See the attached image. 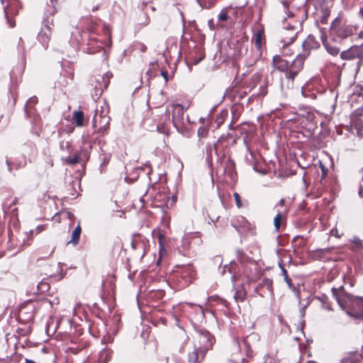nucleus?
Returning a JSON list of instances; mask_svg holds the SVG:
<instances>
[{"label": "nucleus", "instance_id": "nucleus-11", "mask_svg": "<svg viewBox=\"0 0 363 363\" xmlns=\"http://www.w3.org/2000/svg\"><path fill=\"white\" fill-rule=\"evenodd\" d=\"M177 274L181 279L179 281L181 283L182 287L189 286L196 277L195 270L191 264L181 267L177 272Z\"/></svg>", "mask_w": 363, "mask_h": 363}, {"label": "nucleus", "instance_id": "nucleus-47", "mask_svg": "<svg viewBox=\"0 0 363 363\" xmlns=\"http://www.w3.org/2000/svg\"><path fill=\"white\" fill-rule=\"evenodd\" d=\"M322 170H323V177H325L326 175V169H325V168L323 167Z\"/></svg>", "mask_w": 363, "mask_h": 363}, {"label": "nucleus", "instance_id": "nucleus-18", "mask_svg": "<svg viewBox=\"0 0 363 363\" xmlns=\"http://www.w3.org/2000/svg\"><path fill=\"white\" fill-rule=\"evenodd\" d=\"M73 121L78 127L84 125V115L82 111H75L73 114Z\"/></svg>", "mask_w": 363, "mask_h": 363}, {"label": "nucleus", "instance_id": "nucleus-31", "mask_svg": "<svg viewBox=\"0 0 363 363\" xmlns=\"http://www.w3.org/2000/svg\"><path fill=\"white\" fill-rule=\"evenodd\" d=\"M207 133H208V130L206 127H200L199 129H198V135L199 137H205L206 135H207Z\"/></svg>", "mask_w": 363, "mask_h": 363}, {"label": "nucleus", "instance_id": "nucleus-28", "mask_svg": "<svg viewBox=\"0 0 363 363\" xmlns=\"http://www.w3.org/2000/svg\"><path fill=\"white\" fill-rule=\"evenodd\" d=\"M233 197H234L235 201L236 206L238 208H240L242 206V201H241V199H240V194L238 193H237V192H235L233 194Z\"/></svg>", "mask_w": 363, "mask_h": 363}, {"label": "nucleus", "instance_id": "nucleus-56", "mask_svg": "<svg viewBox=\"0 0 363 363\" xmlns=\"http://www.w3.org/2000/svg\"><path fill=\"white\" fill-rule=\"evenodd\" d=\"M61 148L62 149L64 148V143H62V144H61Z\"/></svg>", "mask_w": 363, "mask_h": 363}, {"label": "nucleus", "instance_id": "nucleus-48", "mask_svg": "<svg viewBox=\"0 0 363 363\" xmlns=\"http://www.w3.org/2000/svg\"><path fill=\"white\" fill-rule=\"evenodd\" d=\"M201 60H202V58H199V59H198V60H195V61L194 62V65H197V64H198V63H199Z\"/></svg>", "mask_w": 363, "mask_h": 363}, {"label": "nucleus", "instance_id": "nucleus-39", "mask_svg": "<svg viewBox=\"0 0 363 363\" xmlns=\"http://www.w3.org/2000/svg\"><path fill=\"white\" fill-rule=\"evenodd\" d=\"M208 23L209 27H210L212 30H213V29H214V28H213V19H210V20L208 21Z\"/></svg>", "mask_w": 363, "mask_h": 363}, {"label": "nucleus", "instance_id": "nucleus-20", "mask_svg": "<svg viewBox=\"0 0 363 363\" xmlns=\"http://www.w3.org/2000/svg\"><path fill=\"white\" fill-rule=\"evenodd\" d=\"M324 45L327 52L331 55L335 56L340 52V49L335 45L330 44H324Z\"/></svg>", "mask_w": 363, "mask_h": 363}, {"label": "nucleus", "instance_id": "nucleus-1", "mask_svg": "<svg viewBox=\"0 0 363 363\" xmlns=\"http://www.w3.org/2000/svg\"><path fill=\"white\" fill-rule=\"evenodd\" d=\"M286 16L283 18V28L280 33L281 43L283 46L291 44L296 38L301 29L303 13L300 10L294 11L286 8Z\"/></svg>", "mask_w": 363, "mask_h": 363}, {"label": "nucleus", "instance_id": "nucleus-42", "mask_svg": "<svg viewBox=\"0 0 363 363\" xmlns=\"http://www.w3.org/2000/svg\"><path fill=\"white\" fill-rule=\"evenodd\" d=\"M182 242H183L184 245H188V240H187L186 237L183 238Z\"/></svg>", "mask_w": 363, "mask_h": 363}, {"label": "nucleus", "instance_id": "nucleus-6", "mask_svg": "<svg viewBox=\"0 0 363 363\" xmlns=\"http://www.w3.org/2000/svg\"><path fill=\"white\" fill-rule=\"evenodd\" d=\"M108 108L101 107V110L96 109L93 118V125L99 128V133L104 134L109 128L111 118L108 116Z\"/></svg>", "mask_w": 363, "mask_h": 363}, {"label": "nucleus", "instance_id": "nucleus-16", "mask_svg": "<svg viewBox=\"0 0 363 363\" xmlns=\"http://www.w3.org/2000/svg\"><path fill=\"white\" fill-rule=\"evenodd\" d=\"M360 356L356 352H350L340 360V363H359Z\"/></svg>", "mask_w": 363, "mask_h": 363}, {"label": "nucleus", "instance_id": "nucleus-32", "mask_svg": "<svg viewBox=\"0 0 363 363\" xmlns=\"http://www.w3.org/2000/svg\"><path fill=\"white\" fill-rule=\"evenodd\" d=\"M33 233H34V230H30L28 232V235H27V236H28V240H30V239H31V238H32V236H33ZM23 245H27V246H28V245H30V242H29V240H26H26H24V241H23Z\"/></svg>", "mask_w": 363, "mask_h": 363}, {"label": "nucleus", "instance_id": "nucleus-24", "mask_svg": "<svg viewBox=\"0 0 363 363\" xmlns=\"http://www.w3.org/2000/svg\"><path fill=\"white\" fill-rule=\"evenodd\" d=\"M306 306H307L306 305V306H303L300 309V315H301V320L299 323V326L298 327H300L301 333H303V325L305 324V320H303V318H304L305 314H306Z\"/></svg>", "mask_w": 363, "mask_h": 363}, {"label": "nucleus", "instance_id": "nucleus-57", "mask_svg": "<svg viewBox=\"0 0 363 363\" xmlns=\"http://www.w3.org/2000/svg\"><path fill=\"white\" fill-rule=\"evenodd\" d=\"M23 166H24V164H23V165H19V166H18V167H17V169H19L20 167H23Z\"/></svg>", "mask_w": 363, "mask_h": 363}, {"label": "nucleus", "instance_id": "nucleus-63", "mask_svg": "<svg viewBox=\"0 0 363 363\" xmlns=\"http://www.w3.org/2000/svg\"><path fill=\"white\" fill-rule=\"evenodd\" d=\"M197 1H198V2H199L201 5L202 4V3L200 1V0H197Z\"/></svg>", "mask_w": 363, "mask_h": 363}, {"label": "nucleus", "instance_id": "nucleus-3", "mask_svg": "<svg viewBox=\"0 0 363 363\" xmlns=\"http://www.w3.org/2000/svg\"><path fill=\"white\" fill-rule=\"evenodd\" d=\"M319 46V42L316 40L315 37L309 35L302 43V52L297 55L295 58V65L296 68L303 69L304 61L306 58L309 56L311 51L317 49Z\"/></svg>", "mask_w": 363, "mask_h": 363}, {"label": "nucleus", "instance_id": "nucleus-25", "mask_svg": "<svg viewBox=\"0 0 363 363\" xmlns=\"http://www.w3.org/2000/svg\"><path fill=\"white\" fill-rule=\"evenodd\" d=\"M281 217V213L280 211H279L274 218V225L277 230H278L280 228Z\"/></svg>", "mask_w": 363, "mask_h": 363}, {"label": "nucleus", "instance_id": "nucleus-61", "mask_svg": "<svg viewBox=\"0 0 363 363\" xmlns=\"http://www.w3.org/2000/svg\"><path fill=\"white\" fill-rule=\"evenodd\" d=\"M340 307H341L342 309H345V308H344V306H343L342 305H341L340 303Z\"/></svg>", "mask_w": 363, "mask_h": 363}, {"label": "nucleus", "instance_id": "nucleus-38", "mask_svg": "<svg viewBox=\"0 0 363 363\" xmlns=\"http://www.w3.org/2000/svg\"><path fill=\"white\" fill-rule=\"evenodd\" d=\"M330 318L334 322H337L340 320V315L338 314H334L331 315Z\"/></svg>", "mask_w": 363, "mask_h": 363}, {"label": "nucleus", "instance_id": "nucleus-51", "mask_svg": "<svg viewBox=\"0 0 363 363\" xmlns=\"http://www.w3.org/2000/svg\"><path fill=\"white\" fill-rule=\"evenodd\" d=\"M65 145H66V147H69V142H66Z\"/></svg>", "mask_w": 363, "mask_h": 363}, {"label": "nucleus", "instance_id": "nucleus-62", "mask_svg": "<svg viewBox=\"0 0 363 363\" xmlns=\"http://www.w3.org/2000/svg\"><path fill=\"white\" fill-rule=\"evenodd\" d=\"M96 52V50L90 51L91 53H94V52Z\"/></svg>", "mask_w": 363, "mask_h": 363}, {"label": "nucleus", "instance_id": "nucleus-50", "mask_svg": "<svg viewBox=\"0 0 363 363\" xmlns=\"http://www.w3.org/2000/svg\"><path fill=\"white\" fill-rule=\"evenodd\" d=\"M359 12H360L362 16L363 17V7L360 9Z\"/></svg>", "mask_w": 363, "mask_h": 363}, {"label": "nucleus", "instance_id": "nucleus-41", "mask_svg": "<svg viewBox=\"0 0 363 363\" xmlns=\"http://www.w3.org/2000/svg\"><path fill=\"white\" fill-rule=\"evenodd\" d=\"M94 43H95V40H94V39H93V38H91V39L89 40V43H88V45H89V47H91V46H92V45H94Z\"/></svg>", "mask_w": 363, "mask_h": 363}, {"label": "nucleus", "instance_id": "nucleus-19", "mask_svg": "<svg viewBox=\"0 0 363 363\" xmlns=\"http://www.w3.org/2000/svg\"><path fill=\"white\" fill-rule=\"evenodd\" d=\"M284 280H285V281L286 282V284H287V285H288L289 288L290 289H291V290L294 292V294H295L296 296L297 297V298L299 300V302H300V301H301V295H300V292H299V291L296 289V287L295 286H294V284H292V280H291L289 277H286V278H285V279H284Z\"/></svg>", "mask_w": 363, "mask_h": 363}, {"label": "nucleus", "instance_id": "nucleus-64", "mask_svg": "<svg viewBox=\"0 0 363 363\" xmlns=\"http://www.w3.org/2000/svg\"><path fill=\"white\" fill-rule=\"evenodd\" d=\"M152 10L154 11L155 8L153 6L151 7Z\"/></svg>", "mask_w": 363, "mask_h": 363}, {"label": "nucleus", "instance_id": "nucleus-15", "mask_svg": "<svg viewBox=\"0 0 363 363\" xmlns=\"http://www.w3.org/2000/svg\"><path fill=\"white\" fill-rule=\"evenodd\" d=\"M264 36V31L263 30H257L253 38H252V42L255 44V49H258L259 50H262V40Z\"/></svg>", "mask_w": 363, "mask_h": 363}, {"label": "nucleus", "instance_id": "nucleus-4", "mask_svg": "<svg viewBox=\"0 0 363 363\" xmlns=\"http://www.w3.org/2000/svg\"><path fill=\"white\" fill-rule=\"evenodd\" d=\"M184 108L179 104H169L166 107V118L169 123L172 122L174 126L179 129L182 127L184 118Z\"/></svg>", "mask_w": 363, "mask_h": 363}, {"label": "nucleus", "instance_id": "nucleus-9", "mask_svg": "<svg viewBox=\"0 0 363 363\" xmlns=\"http://www.w3.org/2000/svg\"><path fill=\"white\" fill-rule=\"evenodd\" d=\"M214 337L206 330H201L197 334L196 342L194 344L196 347L201 350V358L205 357L206 353L209 350L213 343Z\"/></svg>", "mask_w": 363, "mask_h": 363}, {"label": "nucleus", "instance_id": "nucleus-22", "mask_svg": "<svg viewBox=\"0 0 363 363\" xmlns=\"http://www.w3.org/2000/svg\"><path fill=\"white\" fill-rule=\"evenodd\" d=\"M111 357V352L109 350H102L100 353V359L105 363H107Z\"/></svg>", "mask_w": 363, "mask_h": 363}, {"label": "nucleus", "instance_id": "nucleus-40", "mask_svg": "<svg viewBox=\"0 0 363 363\" xmlns=\"http://www.w3.org/2000/svg\"><path fill=\"white\" fill-rule=\"evenodd\" d=\"M19 45L22 47V49L24 51L25 50V48H24V46H23V40H22L21 38H20L19 39V43H18Z\"/></svg>", "mask_w": 363, "mask_h": 363}, {"label": "nucleus", "instance_id": "nucleus-2", "mask_svg": "<svg viewBox=\"0 0 363 363\" xmlns=\"http://www.w3.org/2000/svg\"><path fill=\"white\" fill-rule=\"evenodd\" d=\"M272 64L280 72H286V79L289 85H293L294 77L302 69H297L295 65V59L291 62L284 59L280 55H275L272 59Z\"/></svg>", "mask_w": 363, "mask_h": 363}, {"label": "nucleus", "instance_id": "nucleus-52", "mask_svg": "<svg viewBox=\"0 0 363 363\" xmlns=\"http://www.w3.org/2000/svg\"><path fill=\"white\" fill-rule=\"evenodd\" d=\"M326 308H327L328 310H329V311H331V310H332L331 307H330V306H326Z\"/></svg>", "mask_w": 363, "mask_h": 363}, {"label": "nucleus", "instance_id": "nucleus-44", "mask_svg": "<svg viewBox=\"0 0 363 363\" xmlns=\"http://www.w3.org/2000/svg\"><path fill=\"white\" fill-rule=\"evenodd\" d=\"M6 164H7V166H8V170H9L10 172H11V164H10L9 161V160H6Z\"/></svg>", "mask_w": 363, "mask_h": 363}, {"label": "nucleus", "instance_id": "nucleus-5", "mask_svg": "<svg viewBox=\"0 0 363 363\" xmlns=\"http://www.w3.org/2000/svg\"><path fill=\"white\" fill-rule=\"evenodd\" d=\"M4 5V11L7 23L10 28H14L16 26L13 18L18 14L21 8V3L18 0H1Z\"/></svg>", "mask_w": 363, "mask_h": 363}, {"label": "nucleus", "instance_id": "nucleus-29", "mask_svg": "<svg viewBox=\"0 0 363 363\" xmlns=\"http://www.w3.org/2000/svg\"><path fill=\"white\" fill-rule=\"evenodd\" d=\"M322 13H323V16H322L321 22L323 23H325L327 18L330 16V11L328 10V9L324 8L322 9Z\"/></svg>", "mask_w": 363, "mask_h": 363}, {"label": "nucleus", "instance_id": "nucleus-43", "mask_svg": "<svg viewBox=\"0 0 363 363\" xmlns=\"http://www.w3.org/2000/svg\"><path fill=\"white\" fill-rule=\"evenodd\" d=\"M25 363H36L35 361L30 359H25Z\"/></svg>", "mask_w": 363, "mask_h": 363}, {"label": "nucleus", "instance_id": "nucleus-54", "mask_svg": "<svg viewBox=\"0 0 363 363\" xmlns=\"http://www.w3.org/2000/svg\"><path fill=\"white\" fill-rule=\"evenodd\" d=\"M204 120H205V119H204L203 118H200V121H201L202 123H203Z\"/></svg>", "mask_w": 363, "mask_h": 363}, {"label": "nucleus", "instance_id": "nucleus-33", "mask_svg": "<svg viewBox=\"0 0 363 363\" xmlns=\"http://www.w3.org/2000/svg\"><path fill=\"white\" fill-rule=\"evenodd\" d=\"M279 267L281 268V274L284 276V279L288 277L289 276L286 269L281 264H279Z\"/></svg>", "mask_w": 363, "mask_h": 363}, {"label": "nucleus", "instance_id": "nucleus-21", "mask_svg": "<svg viewBox=\"0 0 363 363\" xmlns=\"http://www.w3.org/2000/svg\"><path fill=\"white\" fill-rule=\"evenodd\" d=\"M218 18L219 21H226L229 19V15L227 8H224L220 11L218 16Z\"/></svg>", "mask_w": 363, "mask_h": 363}, {"label": "nucleus", "instance_id": "nucleus-23", "mask_svg": "<svg viewBox=\"0 0 363 363\" xmlns=\"http://www.w3.org/2000/svg\"><path fill=\"white\" fill-rule=\"evenodd\" d=\"M267 94V84L266 82H264L259 88V92L257 93V95L259 96H264Z\"/></svg>", "mask_w": 363, "mask_h": 363}, {"label": "nucleus", "instance_id": "nucleus-53", "mask_svg": "<svg viewBox=\"0 0 363 363\" xmlns=\"http://www.w3.org/2000/svg\"><path fill=\"white\" fill-rule=\"evenodd\" d=\"M80 41V39L79 38H77L76 39V44H78Z\"/></svg>", "mask_w": 363, "mask_h": 363}, {"label": "nucleus", "instance_id": "nucleus-34", "mask_svg": "<svg viewBox=\"0 0 363 363\" xmlns=\"http://www.w3.org/2000/svg\"><path fill=\"white\" fill-rule=\"evenodd\" d=\"M161 75L164 79V82L167 83L168 82V72L167 70L162 71Z\"/></svg>", "mask_w": 363, "mask_h": 363}, {"label": "nucleus", "instance_id": "nucleus-10", "mask_svg": "<svg viewBox=\"0 0 363 363\" xmlns=\"http://www.w3.org/2000/svg\"><path fill=\"white\" fill-rule=\"evenodd\" d=\"M346 313L352 318L362 319L363 318V298H351L349 308L346 310Z\"/></svg>", "mask_w": 363, "mask_h": 363}, {"label": "nucleus", "instance_id": "nucleus-26", "mask_svg": "<svg viewBox=\"0 0 363 363\" xmlns=\"http://www.w3.org/2000/svg\"><path fill=\"white\" fill-rule=\"evenodd\" d=\"M65 162L67 164H77L79 161V155H75L74 157H69L65 158Z\"/></svg>", "mask_w": 363, "mask_h": 363}, {"label": "nucleus", "instance_id": "nucleus-45", "mask_svg": "<svg viewBox=\"0 0 363 363\" xmlns=\"http://www.w3.org/2000/svg\"><path fill=\"white\" fill-rule=\"evenodd\" d=\"M145 21L143 23L145 25H147L149 21H150V19H149V17L147 16H145Z\"/></svg>", "mask_w": 363, "mask_h": 363}, {"label": "nucleus", "instance_id": "nucleus-27", "mask_svg": "<svg viewBox=\"0 0 363 363\" xmlns=\"http://www.w3.org/2000/svg\"><path fill=\"white\" fill-rule=\"evenodd\" d=\"M57 0H50V4H51V6H49V9H48V13L51 15V16H53L56 11H57V9L55 6V4L57 3Z\"/></svg>", "mask_w": 363, "mask_h": 363}, {"label": "nucleus", "instance_id": "nucleus-36", "mask_svg": "<svg viewBox=\"0 0 363 363\" xmlns=\"http://www.w3.org/2000/svg\"><path fill=\"white\" fill-rule=\"evenodd\" d=\"M138 46H139V47H138V49H140V50L141 52H145V51H146V50H147V47H146V45H144V44H143V43H140V44H139V45H138Z\"/></svg>", "mask_w": 363, "mask_h": 363}, {"label": "nucleus", "instance_id": "nucleus-35", "mask_svg": "<svg viewBox=\"0 0 363 363\" xmlns=\"http://www.w3.org/2000/svg\"><path fill=\"white\" fill-rule=\"evenodd\" d=\"M362 183L360 184L359 189V195L361 197H363V175H362Z\"/></svg>", "mask_w": 363, "mask_h": 363}, {"label": "nucleus", "instance_id": "nucleus-46", "mask_svg": "<svg viewBox=\"0 0 363 363\" xmlns=\"http://www.w3.org/2000/svg\"><path fill=\"white\" fill-rule=\"evenodd\" d=\"M284 203H285V200L284 199H281L279 202V205L281 206H283L284 205Z\"/></svg>", "mask_w": 363, "mask_h": 363}, {"label": "nucleus", "instance_id": "nucleus-58", "mask_svg": "<svg viewBox=\"0 0 363 363\" xmlns=\"http://www.w3.org/2000/svg\"><path fill=\"white\" fill-rule=\"evenodd\" d=\"M96 9H98V7H94V8H93V11H95V10H96Z\"/></svg>", "mask_w": 363, "mask_h": 363}, {"label": "nucleus", "instance_id": "nucleus-37", "mask_svg": "<svg viewBox=\"0 0 363 363\" xmlns=\"http://www.w3.org/2000/svg\"><path fill=\"white\" fill-rule=\"evenodd\" d=\"M44 230V227L43 225H38L37 226V228H35V234H38L40 233V232H42L43 230Z\"/></svg>", "mask_w": 363, "mask_h": 363}, {"label": "nucleus", "instance_id": "nucleus-30", "mask_svg": "<svg viewBox=\"0 0 363 363\" xmlns=\"http://www.w3.org/2000/svg\"><path fill=\"white\" fill-rule=\"evenodd\" d=\"M37 102H38V99L36 96L30 97L26 103V106L27 107L33 106L34 105H35L37 104Z\"/></svg>", "mask_w": 363, "mask_h": 363}, {"label": "nucleus", "instance_id": "nucleus-12", "mask_svg": "<svg viewBox=\"0 0 363 363\" xmlns=\"http://www.w3.org/2000/svg\"><path fill=\"white\" fill-rule=\"evenodd\" d=\"M263 50L251 48L250 50L246 51L245 62L248 67H252L255 65L262 57Z\"/></svg>", "mask_w": 363, "mask_h": 363}, {"label": "nucleus", "instance_id": "nucleus-55", "mask_svg": "<svg viewBox=\"0 0 363 363\" xmlns=\"http://www.w3.org/2000/svg\"><path fill=\"white\" fill-rule=\"evenodd\" d=\"M97 48H102V43H101L99 45H98Z\"/></svg>", "mask_w": 363, "mask_h": 363}, {"label": "nucleus", "instance_id": "nucleus-17", "mask_svg": "<svg viewBox=\"0 0 363 363\" xmlns=\"http://www.w3.org/2000/svg\"><path fill=\"white\" fill-rule=\"evenodd\" d=\"M82 229L79 225H78L74 230L72 231V238L68 243H71L73 245H76L79 243Z\"/></svg>", "mask_w": 363, "mask_h": 363}, {"label": "nucleus", "instance_id": "nucleus-59", "mask_svg": "<svg viewBox=\"0 0 363 363\" xmlns=\"http://www.w3.org/2000/svg\"><path fill=\"white\" fill-rule=\"evenodd\" d=\"M106 75H107L108 77H110V76H112V74H109L108 73H107V74H106Z\"/></svg>", "mask_w": 363, "mask_h": 363}, {"label": "nucleus", "instance_id": "nucleus-8", "mask_svg": "<svg viewBox=\"0 0 363 363\" xmlns=\"http://www.w3.org/2000/svg\"><path fill=\"white\" fill-rule=\"evenodd\" d=\"M53 26L52 18L50 19L48 16L43 18L42 26L38 35V39L45 48L48 46Z\"/></svg>", "mask_w": 363, "mask_h": 363}, {"label": "nucleus", "instance_id": "nucleus-7", "mask_svg": "<svg viewBox=\"0 0 363 363\" xmlns=\"http://www.w3.org/2000/svg\"><path fill=\"white\" fill-rule=\"evenodd\" d=\"M340 58L344 60H352L357 59L356 71L359 70L363 65V44L360 45H354L347 50L340 52Z\"/></svg>", "mask_w": 363, "mask_h": 363}, {"label": "nucleus", "instance_id": "nucleus-49", "mask_svg": "<svg viewBox=\"0 0 363 363\" xmlns=\"http://www.w3.org/2000/svg\"><path fill=\"white\" fill-rule=\"evenodd\" d=\"M147 4L145 2H143L141 4V8L144 9L145 6H146Z\"/></svg>", "mask_w": 363, "mask_h": 363}, {"label": "nucleus", "instance_id": "nucleus-14", "mask_svg": "<svg viewBox=\"0 0 363 363\" xmlns=\"http://www.w3.org/2000/svg\"><path fill=\"white\" fill-rule=\"evenodd\" d=\"M203 358H201V350L196 347L194 344V351L189 354V363H199Z\"/></svg>", "mask_w": 363, "mask_h": 363}, {"label": "nucleus", "instance_id": "nucleus-13", "mask_svg": "<svg viewBox=\"0 0 363 363\" xmlns=\"http://www.w3.org/2000/svg\"><path fill=\"white\" fill-rule=\"evenodd\" d=\"M262 288H266L270 294H273L272 280L268 278H264L262 280L261 283L255 288V291L260 296L264 295L259 293V290Z\"/></svg>", "mask_w": 363, "mask_h": 363}, {"label": "nucleus", "instance_id": "nucleus-60", "mask_svg": "<svg viewBox=\"0 0 363 363\" xmlns=\"http://www.w3.org/2000/svg\"><path fill=\"white\" fill-rule=\"evenodd\" d=\"M106 75H107L108 77H110V76H112V74H109L108 73H107V74H106Z\"/></svg>", "mask_w": 363, "mask_h": 363}]
</instances>
